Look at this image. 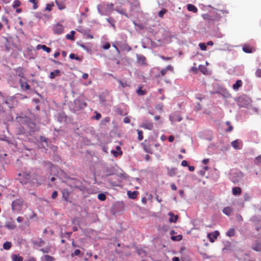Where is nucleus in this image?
I'll use <instances>...</instances> for the list:
<instances>
[{
  "mask_svg": "<svg viewBox=\"0 0 261 261\" xmlns=\"http://www.w3.org/2000/svg\"><path fill=\"white\" fill-rule=\"evenodd\" d=\"M231 146L236 149H240L242 147V141L237 139L231 142Z\"/></svg>",
  "mask_w": 261,
  "mask_h": 261,
  "instance_id": "nucleus-6",
  "label": "nucleus"
},
{
  "mask_svg": "<svg viewBox=\"0 0 261 261\" xmlns=\"http://www.w3.org/2000/svg\"><path fill=\"white\" fill-rule=\"evenodd\" d=\"M137 62L141 65H146V58L141 55H137Z\"/></svg>",
  "mask_w": 261,
  "mask_h": 261,
  "instance_id": "nucleus-8",
  "label": "nucleus"
},
{
  "mask_svg": "<svg viewBox=\"0 0 261 261\" xmlns=\"http://www.w3.org/2000/svg\"><path fill=\"white\" fill-rule=\"evenodd\" d=\"M12 261H23V258L18 254H13L11 256Z\"/></svg>",
  "mask_w": 261,
  "mask_h": 261,
  "instance_id": "nucleus-15",
  "label": "nucleus"
},
{
  "mask_svg": "<svg viewBox=\"0 0 261 261\" xmlns=\"http://www.w3.org/2000/svg\"><path fill=\"white\" fill-rule=\"evenodd\" d=\"M54 6V4L53 3L50 4H47L46 5L45 10L47 11H50L52 10V8Z\"/></svg>",
  "mask_w": 261,
  "mask_h": 261,
  "instance_id": "nucleus-32",
  "label": "nucleus"
},
{
  "mask_svg": "<svg viewBox=\"0 0 261 261\" xmlns=\"http://www.w3.org/2000/svg\"><path fill=\"white\" fill-rule=\"evenodd\" d=\"M226 124L228 126L227 129L226 130L227 132H230L233 130V126L231 125V123L229 121L226 122Z\"/></svg>",
  "mask_w": 261,
  "mask_h": 261,
  "instance_id": "nucleus-29",
  "label": "nucleus"
},
{
  "mask_svg": "<svg viewBox=\"0 0 261 261\" xmlns=\"http://www.w3.org/2000/svg\"><path fill=\"white\" fill-rule=\"evenodd\" d=\"M144 149L145 151L147 152V153H151V148L149 147H148V146L144 145Z\"/></svg>",
  "mask_w": 261,
  "mask_h": 261,
  "instance_id": "nucleus-47",
  "label": "nucleus"
},
{
  "mask_svg": "<svg viewBox=\"0 0 261 261\" xmlns=\"http://www.w3.org/2000/svg\"><path fill=\"white\" fill-rule=\"evenodd\" d=\"M44 258L45 261H54L55 258L54 257L49 255H44Z\"/></svg>",
  "mask_w": 261,
  "mask_h": 261,
  "instance_id": "nucleus-31",
  "label": "nucleus"
},
{
  "mask_svg": "<svg viewBox=\"0 0 261 261\" xmlns=\"http://www.w3.org/2000/svg\"><path fill=\"white\" fill-rule=\"evenodd\" d=\"M130 118L128 117H125L123 119V122L125 123H128L130 122Z\"/></svg>",
  "mask_w": 261,
  "mask_h": 261,
  "instance_id": "nucleus-54",
  "label": "nucleus"
},
{
  "mask_svg": "<svg viewBox=\"0 0 261 261\" xmlns=\"http://www.w3.org/2000/svg\"><path fill=\"white\" fill-rule=\"evenodd\" d=\"M5 227L9 229H14L16 227V226L15 222L11 219L10 221L6 222Z\"/></svg>",
  "mask_w": 261,
  "mask_h": 261,
  "instance_id": "nucleus-9",
  "label": "nucleus"
},
{
  "mask_svg": "<svg viewBox=\"0 0 261 261\" xmlns=\"http://www.w3.org/2000/svg\"><path fill=\"white\" fill-rule=\"evenodd\" d=\"M12 246V244L10 242H6L3 244V248L5 250H9Z\"/></svg>",
  "mask_w": 261,
  "mask_h": 261,
  "instance_id": "nucleus-25",
  "label": "nucleus"
},
{
  "mask_svg": "<svg viewBox=\"0 0 261 261\" xmlns=\"http://www.w3.org/2000/svg\"><path fill=\"white\" fill-rule=\"evenodd\" d=\"M82 77L84 79H87L88 77V73H85L83 74L82 75Z\"/></svg>",
  "mask_w": 261,
  "mask_h": 261,
  "instance_id": "nucleus-64",
  "label": "nucleus"
},
{
  "mask_svg": "<svg viewBox=\"0 0 261 261\" xmlns=\"http://www.w3.org/2000/svg\"><path fill=\"white\" fill-rule=\"evenodd\" d=\"M137 131L138 135V140L139 141H141L143 139V132L142 130H140L139 129H137Z\"/></svg>",
  "mask_w": 261,
  "mask_h": 261,
  "instance_id": "nucleus-35",
  "label": "nucleus"
},
{
  "mask_svg": "<svg viewBox=\"0 0 261 261\" xmlns=\"http://www.w3.org/2000/svg\"><path fill=\"white\" fill-rule=\"evenodd\" d=\"M241 192V189L239 187H235L232 188V194L234 195H240Z\"/></svg>",
  "mask_w": 261,
  "mask_h": 261,
  "instance_id": "nucleus-18",
  "label": "nucleus"
},
{
  "mask_svg": "<svg viewBox=\"0 0 261 261\" xmlns=\"http://www.w3.org/2000/svg\"><path fill=\"white\" fill-rule=\"evenodd\" d=\"M58 196V192L56 191H54L51 194V198L55 199Z\"/></svg>",
  "mask_w": 261,
  "mask_h": 261,
  "instance_id": "nucleus-49",
  "label": "nucleus"
},
{
  "mask_svg": "<svg viewBox=\"0 0 261 261\" xmlns=\"http://www.w3.org/2000/svg\"><path fill=\"white\" fill-rule=\"evenodd\" d=\"M81 254V251L79 249H76L74 250V252L71 254V257H74V256H79Z\"/></svg>",
  "mask_w": 261,
  "mask_h": 261,
  "instance_id": "nucleus-37",
  "label": "nucleus"
},
{
  "mask_svg": "<svg viewBox=\"0 0 261 261\" xmlns=\"http://www.w3.org/2000/svg\"><path fill=\"white\" fill-rule=\"evenodd\" d=\"M98 198L101 201H104L106 199V196L103 193H100L98 195Z\"/></svg>",
  "mask_w": 261,
  "mask_h": 261,
  "instance_id": "nucleus-34",
  "label": "nucleus"
},
{
  "mask_svg": "<svg viewBox=\"0 0 261 261\" xmlns=\"http://www.w3.org/2000/svg\"><path fill=\"white\" fill-rule=\"evenodd\" d=\"M167 71H170L171 72H173L174 68L171 65H168L166 68H163L161 70V76H164L166 74Z\"/></svg>",
  "mask_w": 261,
  "mask_h": 261,
  "instance_id": "nucleus-10",
  "label": "nucleus"
},
{
  "mask_svg": "<svg viewBox=\"0 0 261 261\" xmlns=\"http://www.w3.org/2000/svg\"><path fill=\"white\" fill-rule=\"evenodd\" d=\"M243 83L241 80H238L236 81V83L232 86L233 89L235 91L238 90L241 87H242Z\"/></svg>",
  "mask_w": 261,
  "mask_h": 261,
  "instance_id": "nucleus-13",
  "label": "nucleus"
},
{
  "mask_svg": "<svg viewBox=\"0 0 261 261\" xmlns=\"http://www.w3.org/2000/svg\"><path fill=\"white\" fill-rule=\"evenodd\" d=\"M16 220H17V221L18 222L20 223V222H22L23 221V218H22V217H18L17 218V219H16Z\"/></svg>",
  "mask_w": 261,
  "mask_h": 261,
  "instance_id": "nucleus-58",
  "label": "nucleus"
},
{
  "mask_svg": "<svg viewBox=\"0 0 261 261\" xmlns=\"http://www.w3.org/2000/svg\"><path fill=\"white\" fill-rule=\"evenodd\" d=\"M23 201L21 199H16L12 203V209L14 211H19L21 208Z\"/></svg>",
  "mask_w": 261,
  "mask_h": 261,
  "instance_id": "nucleus-1",
  "label": "nucleus"
},
{
  "mask_svg": "<svg viewBox=\"0 0 261 261\" xmlns=\"http://www.w3.org/2000/svg\"><path fill=\"white\" fill-rule=\"evenodd\" d=\"M232 211V208L229 206L224 207L222 210L223 213L227 216L230 215Z\"/></svg>",
  "mask_w": 261,
  "mask_h": 261,
  "instance_id": "nucleus-20",
  "label": "nucleus"
},
{
  "mask_svg": "<svg viewBox=\"0 0 261 261\" xmlns=\"http://www.w3.org/2000/svg\"><path fill=\"white\" fill-rule=\"evenodd\" d=\"M115 10L116 11H117V12H118L119 13L121 14H122V15H125V16L127 17V15L126 13V11L124 9H121V10H119V9H115Z\"/></svg>",
  "mask_w": 261,
  "mask_h": 261,
  "instance_id": "nucleus-38",
  "label": "nucleus"
},
{
  "mask_svg": "<svg viewBox=\"0 0 261 261\" xmlns=\"http://www.w3.org/2000/svg\"><path fill=\"white\" fill-rule=\"evenodd\" d=\"M174 140V137L173 136H170L168 138V140L170 142H173Z\"/></svg>",
  "mask_w": 261,
  "mask_h": 261,
  "instance_id": "nucleus-55",
  "label": "nucleus"
},
{
  "mask_svg": "<svg viewBox=\"0 0 261 261\" xmlns=\"http://www.w3.org/2000/svg\"><path fill=\"white\" fill-rule=\"evenodd\" d=\"M181 165L184 167H185V166H188V162L185 161V160H184L181 162Z\"/></svg>",
  "mask_w": 261,
  "mask_h": 261,
  "instance_id": "nucleus-57",
  "label": "nucleus"
},
{
  "mask_svg": "<svg viewBox=\"0 0 261 261\" xmlns=\"http://www.w3.org/2000/svg\"><path fill=\"white\" fill-rule=\"evenodd\" d=\"M202 17L204 19L209 21H218L220 18V16H216V17L213 18L212 17V16L208 14H203L202 15Z\"/></svg>",
  "mask_w": 261,
  "mask_h": 261,
  "instance_id": "nucleus-5",
  "label": "nucleus"
},
{
  "mask_svg": "<svg viewBox=\"0 0 261 261\" xmlns=\"http://www.w3.org/2000/svg\"><path fill=\"white\" fill-rule=\"evenodd\" d=\"M187 9L188 11L192 12L193 13H197L198 12L197 8L192 4L187 5Z\"/></svg>",
  "mask_w": 261,
  "mask_h": 261,
  "instance_id": "nucleus-16",
  "label": "nucleus"
},
{
  "mask_svg": "<svg viewBox=\"0 0 261 261\" xmlns=\"http://www.w3.org/2000/svg\"><path fill=\"white\" fill-rule=\"evenodd\" d=\"M176 169H170L168 172V174L170 176H173L176 174Z\"/></svg>",
  "mask_w": 261,
  "mask_h": 261,
  "instance_id": "nucleus-41",
  "label": "nucleus"
},
{
  "mask_svg": "<svg viewBox=\"0 0 261 261\" xmlns=\"http://www.w3.org/2000/svg\"><path fill=\"white\" fill-rule=\"evenodd\" d=\"M70 193L67 190H64L62 191V197L65 201H67L69 196Z\"/></svg>",
  "mask_w": 261,
  "mask_h": 261,
  "instance_id": "nucleus-22",
  "label": "nucleus"
},
{
  "mask_svg": "<svg viewBox=\"0 0 261 261\" xmlns=\"http://www.w3.org/2000/svg\"><path fill=\"white\" fill-rule=\"evenodd\" d=\"M95 113L96 115L95 116H94V119H95L96 120H99V119H100V118L101 117V114L96 111L95 112Z\"/></svg>",
  "mask_w": 261,
  "mask_h": 261,
  "instance_id": "nucleus-45",
  "label": "nucleus"
},
{
  "mask_svg": "<svg viewBox=\"0 0 261 261\" xmlns=\"http://www.w3.org/2000/svg\"><path fill=\"white\" fill-rule=\"evenodd\" d=\"M19 83H20V87H21V89H23V90L25 91V90L30 89V86L28 84L27 82H22V81L21 80H20L19 81Z\"/></svg>",
  "mask_w": 261,
  "mask_h": 261,
  "instance_id": "nucleus-12",
  "label": "nucleus"
},
{
  "mask_svg": "<svg viewBox=\"0 0 261 261\" xmlns=\"http://www.w3.org/2000/svg\"><path fill=\"white\" fill-rule=\"evenodd\" d=\"M107 20L111 24V26L114 29H116L115 25L114 22H111L110 18H107Z\"/></svg>",
  "mask_w": 261,
  "mask_h": 261,
  "instance_id": "nucleus-52",
  "label": "nucleus"
},
{
  "mask_svg": "<svg viewBox=\"0 0 261 261\" xmlns=\"http://www.w3.org/2000/svg\"><path fill=\"white\" fill-rule=\"evenodd\" d=\"M199 46L202 50H205L207 48L206 45L204 43H200Z\"/></svg>",
  "mask_w": 261,
  "mask_h": 261,
  "instance_id": "nucleus-43",
  "label": "nucleus"
},
{
  "mask_svg": "<svg viewBox=\"0 0 261 261\" xmlns=\"http://www.w3.org/2000/svg\"><path fill=\"white\" fill-rule=\"evenodd\" d=\"M254 163L256 165H261V155H258L255 158Z\"/></svg>",
  "mask_w": 261,
  "mask_h": 261,
  "instance_id": "nucleus-28",
  "label": "nucleus"
},
{
  "mask_svg": "<svg viewBox=\"0 0 261 261\" xmlns=\"http://www.w3.org/2000/svg\"><path fill=\"white\" fill-rule=\"evenodd\" d=\"M83 33L87 36V38L89 39L93 38V35L90 34V31L89 30H84Z\"/></svg>",
  "mask_w": 261,
  "mask_h": 261,
  "instance_id": "nucleus-27",
  "label": "nucleus"
},
{
  "mask_svg": "<svg viewBox=\"0 0 261 261\" xmlns=\"http://www.w3.org/2000/svg\"><path fill=\"white\" fill-rule=\"evenodd\" d=\"M37 48L38 49H42L44 51L48 53H50L51 51V49L49 47L46 46L45 45H38L37 46Z\"/></svg>",
  "mask_w": 261,
  "mask_h": 261,
  "instance_id": "nucleus-17",
  "label": "nucleus"
},
{
  "mask_svg": "<svg viewBox=\"0 0 261 261\" xmlns=\"http://www.w3.org/2000/svg\"><path fill=\"white\" fill-rule=\"evenodd\" d=\"M160 58L164 60H170L172 58L170 57H164L163 56H160Z\"/></svg>",
  "mask_w": 261,
  "mask_h": 261,
  "instance_id": "nucleus-53",
  "label": "nucleus"
},
{
  "mask_svg": "<svg viewBox=\"0 0 261 261\" xmlns=\"http://www.w3.org/2000/svg\"><path fill=\"white\" fill-rule=\"evenodd\" d=\"M29 2L32 3L33 4V8L35 10L38 8V0H29Z\"/></svg>",
  "mask_w": 261,
  "mask_h": 261,
  "instance_id": "nucleus-30",
  "label": "nucleus"
},
{
  "mask_svg": "<svg viewBox=\"0 0 261 261\" xmlns=\"http://www.w3.org/2000/svg\"><path fill=\"white\" fill-rule=\"evenodd\" d=\"M114 5L112 3L107 4L106 8L109 9H113Z\"/></svg>",
  "mask_w": 261,
  "mask_h": 261,
  "instance_id": "nucleus-51",
  "label": "nucleus"
},
{
  "mask_svg": "<svg viewBox=\"0 0 261 261\" xmlns=\"http://www.w3.org/2000/svg\"><path fill=\"white\" fill-rule=\"evenodd\" d=\"M137 93L139 95H144L145 94L146 91L143 90L141 88H140L137 90Z\"/></svg>",
  "mask_w": 261,
  "mask_h": 261,
  "instance_id": "nucleus-39",
  "label": "nucleus"
},
{
  "mask_svg": "<svg viewBox=\"0 0 261 261\" xmlns=\"http://www.w3.org/2000/svg\"><path fill=\"white\" fill-rule=\"evenodd\" d=\"M208 162H209V159H205L203 160V161H202L203 164H205V165L208 164Z\"/></svg>",
  "mask_w": 261,
  "mask_h": 261,
  "instance_id": "nucleus-61",
  "label": "nucleus"
},
{
  "mask_svg": "<svg viewBox=\"0 0 261 261\" xmlns=\"http://www.w3.org/2000/svg\"><path fill=\"white\" fill-rule=\"evenodd\" d=\"M69 58L71 59H75L76 60H79L80 61V58L79 57L76 56L75 54H71L69 55Z\"/></svg>",
  "mask_w": 261,
  "mask_h": 261,
  "instance_id": "nucleus-42",
  "label": "nucleus"
},
{
  "mask_svg": "<svg viewBox=\"0 0 261 261\" xmlns=\"http://www.w3.org/2000/svg\"><path fill=\"white\" fill-rule=\"evenodd\" d=\"M116 150H112L111 152L113 153L114 156L117 157L118 155H122V152L121 150L120 147L119 146H116Z\"/></svg>",
  "mask_w": 261,
  "mask_h": 261,
  "instance_id": "nucleus-14",
  "label": "nucleus"
},
{
  "mask_svg": "<svg viewBox=\"0 0 261 261\" xmlns=\"http://www.w3.org/2000/svg\"><path fill=\"white\" fill-rule=\"evenodd\" d=\"M24 261H36V259L34 257H30L27 260Z\"/></svg>",
  "mask_w": 261,
  "mask_h": 261,
  "instance_id": "nucleus-56",
  "label": "nucleus"
},
{
  "mask_svg": "<svg viewBox=\"0 0 261 261\" xmlns=\"http://www.w3.org/2000/svg\"><path fill=\"white\" fill-rule=\"evenodd\" d=\"M121 48L123 50H126L127 51H129L131 50V47L126 44L122 45Z\"/></svg>",
  "mask_w": 261,
  "mask_h": 261,
  "instance_id": "nucleus-36",
  "label": "nucleus"
},
{
  "mask_svg": "<svg viewBox=\"0 0 261 261\" xmlns=\"http://www.w3.org/2000/svg\"><path fill=\"white\" fill-rule=\"evenodd\" d=\"M75 31H71L70 34H67L66 38L68 40L73 41L74 40Z\"/></svg>",
  "mask_w": 261,
  "mask_h": 261,
  "instance_id": "nucleus-23",
  "label": "nucleus"
},
{
  "mask_svg": "<svg viewBox=\"0 0 261 261\" xmlns=\"http://www.w3.org/2000/svg\"><path fill=\"white\" fill-rule=\"evenodd\" d=\"M243 50L246 53H251L253 52V48L249 45H244L243 47Z\"/></svg>",
  "mask_w": 261,
  "mask_h": 261,
  "instance_id": "nucleus-21",
  "label": "nucleus"
},
{
  "mask_svg": "<svg viewBox=\"0 0 261 261\" xmlns=\"http://www.w3.org/2000/svg\"><path fill=\"white\" fill-rule=\"evenodd\" d=\"M138 193V192L137 191H134L133 192H132L131 191H128L127 194L129 198L135 199L136 198Z\"/></svg>",
  "mask_w": 261,
  "mask_h": 261,
  "instance_id": "nucleus-24",
  "label": "nucleus"
},
{
  "mask_svg": "<svg viewBox=\"0 0 261 261\" xmlns=\"http://www.w3.org/2000/svg\"><path fill=\"white\" fill-rule=\"evenodd\" d=\"M140 127L144 129L152 130L153 127V124L151 121L146 120L142 123Z\"/></svg>",
  "mask_w": 261,
  "mask_h": 261,
  "instance_id": "nucleus-3",
  "label": "nucleus"
},
{
  "mask_svg": "<svg viewBox=\"0 0 261 261\" xmlns=\"http://www.w3.org/2000/svg\"><path fill=\"white\" fill-rule=\"evenodd\" d=\"M171 188L173 191H176L177 190L176 186L175 184H173L171 185Z\"/></svg>",
  "mask_w": 261,
  "mask_h": 261,
  "instance_id": "nucleus-59",
  "label": "nucleus"
},
{
  "mask_svg": "<svg viewBox=\"0 0 261 261\" xmlns=\"http://www.w3.org/2000/svg\"><path fill=\"white\" fill-rule=\"evenodd\" d=\"M43 253H48L50 251V249L49 247H46L45 248H42L40 250Z\"/></svg>",
  "mask_w": 261,
  "mask_h": 261,
  "instance_id": "nucleus-44",
  "label": "nucleus"
},
{
  "mask_svg": "<svg viewBox=\"0 0 261 261\" xmlns=\"http://www.w3.org/2000/svg\"><path fill=\"white\" fill-rule=\"evenodd\" d=\"M219 235V232L218 231L216 230L214 232L212 233H209L207 234V238H208L210 241L212 243L215 242V240H216Z\"/></svg>",
  "mask_w": 261,
  "mask_h": 261,
  "instance_id": "nucleus-4",
  "label": "nucleus"
},
{
  "mask_svg": "<svg viewBox=\"0 0 261 261\" xmlns=\"http://www.w3.org/2000/svg\"><path fill=\"white\" fill-rule=\"evenodd\" d=\"M66 0H56L55 3L58 7V8L62 10L65 9L66 5H65Z\"/></svg>",
  "mask_w": 261,
  "mask_h": 261,
  "instance_id": "nucleus-7",
  "label": "nucleus"
},
{
  "mask_svg": "<svg viewBox=\"0 0 261 261\" xmlns=\"http://www.w3.org/2000/svg\"><path fill=\"white\" fill-rule=\"evenodd\" d=\"M20 5V2L19 1H15L14 2L13 7L16 8L19 7Z\"/></svg>",
  "mask_w": 261,
  "mask_h": 261,
  "instance_id": "nucleus-48",
  "label": "nucleus"
},
{
  "mask_svg": "<svg viewBox=\"0 0 261 261\" xmlns=\"http://www.w3.org/2000/svg\"><path fill=\"white\" fill-rule=\"evenodd\" d=\"M110 44L109 43H106L103 45L102 48L103 49H108L110 48Z\"/></svg>",
  "mask_w": 261,
  "mask_h": 261,
  "instance_id": "nucleus-50",
  "label": "nucleus"
},
{
  "mask_svg": "<svg viewBox=\"0 0 261 261\" xmlns=\"http://www.w3.org/2000/svg\"><path fill=\"white\" fill-rule=\"evenodd\" d=\"M167 10L166 9H163L162 10H161L159 13L158 16L160 18H163L164 16V15L167 12Z\"/></svg>",
  "mask_w": 261,
  "mask_h": 261,
  "instance_id": "nucleus-33",
  "label": "nucleus"
},
{
  "mask_svg": "<svg viewBox=\"0 0 261 261\" xmlns=\"http://www.w3.org/2000/svg\"><path fill=\"white\" fill-rule=\"evenodd\" d=\"M64 27L60 23H57L54 25L53 28L54 33L59 35L62 34L64 31Z\"/></svg>",
  "mask_w": 261,
  "mask_h": 261,
  "instance_id": "nucleus-2",
  "label": "nucleus"
},
{
  "mask_svg": "<svg viewBox=\"0 0 261 261\" xmlns=\"http://www.w3.org/2000/svg\"><path fill=\"white\" fill-rule=\"evenodd\" d=\"M188 168L190 171H193L195 170V167L193 166H188Z\"/></svg>",
  "mask_w": 261,
  "mask_h": 261,
  "instance_id": "nucleus-62",
  "label": "nucleus"
},
{
  "mask_svg": "<svg viewBox=\"0 0 261 261\" xmlns=\"http://www.w3.org/2000/svg\"><path fill=\"white\" fill-rule=\"evenodd\" d=\"M86 106H87V104L85 102H81V108H82V109L86 107Z\"/></svg>",
  "mask_w": 261,
  "mask_h": 261,
  "instance_id": "nucleus-63",
  "label": "nucleus"
},
{
  "mask_svg": "<svg viewBox=\"0 0 261 261\" xmlns=\"http://www.w3.org/2000/svg\"><path fill=\"white\" fill-rule=\"evenodd\" d=\"M61 74V71L59 69H56L53 71H51L49 74V78L51 79H55L56 76H60Z\"/></svg>",
  "mask_w": 261,
  "mask_h": 261,
  "instance_id": "nucleus-11",
  "label": "nucleus"
},
{
  "mask_svg": "<svg viewBox=\"0 0 261 261\" xmlns=\"http://www.w3.org/2000/svg\"><path fill=\"white\" fill-rule=\"evenodd\" d=\"M235 234V230L233 228H230L229 230L226 232V235L229 237H231L234 236Z\"/></svg>",
  "mask_w": 261,
  "mask_h": 261,
  "instance_id": "nucleus-26",
  "label": "nucleus"
},
{
  "mask_svg": "<svg viewBox=\"0 0 261 261\" xmlns=\"http://www.w3.org/2000/svg\"><path fill=\"white\" fill-rule=\"evenodd\" d=\"M117 81L120 85L121 87L123 88H125V87L128 86V85H127V84L126 82L124 83L120 80H117Z\"/></svg>",
  "mask_w": 261,
  "mask_h": 261,
  "instance_id": "nucleus-40",
  "label": "nucleus"
},
{
  "mask_svg": "<svg viewBox=\"0 0 261 261\" xmlns=\"http://www.w3.org/2000/svg\"><path fill=\"white\" fill-rule=\"evenodd\" d=\"M237 218L238 221H241L243 220V218L241 215L238 214L237 215Z\"/></svg>",
  "mask_w": 261,
  "mask_h": 261,
  "instance_id": "nucleus-60",
  "label": "nucleus"
},
{
  "mask_svg": "<svg viewBox=\"0 0 261 261\" xmlns=\"http://www.w3.org/2000/svg\"><path fill=\"white\" fill-rule=\"evenodd\" d=\"M255 75L258 77H261V69H258L256 70Z\"/></svg>",
  "mask_w": 261,
  "mask_h": 261,
  "instance_id": "nucleus-46",
  "label": "nucleus"
},
{
  "mask_svg": "<svg viewBox=\"0 0 261 261\" xmlns=\"http://www.w3.org/2000/svg\"><path fill=\"white\" fill-rule=\"evenodd\" d=\"M169 215L170 216V218H169V221L171 223H175L176 222L177 219L178 218L177 215H174L173 213H170Z\"/></svg>",
  "mask_w": 261,
  "mask_h": 261,
  "instance_id": "nucleus-19",
  "label": "nucleus"
}]
</instances>
